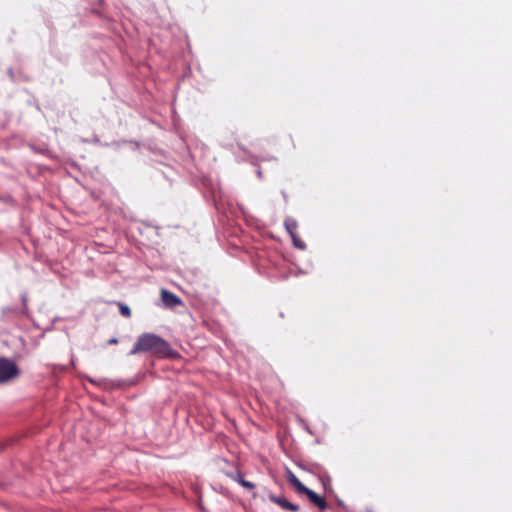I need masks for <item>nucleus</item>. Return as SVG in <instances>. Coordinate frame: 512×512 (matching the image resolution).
<instances>
[{
    "label": "nucleus",
    "mask_w": 512,
    "mask_h": 512,
    "mask_svg": "<svg viewBox=\"0 0 512 512\" xmlns=\"http://www.w3.org/2000/svg\"><path fill=\"white\" fill-rule=\"evenodd\" d=\"M307 498L310 500L312 504L318 507L320 510H325L327 508V502L324 497L318 495L313 490L309 489L305 494Z\"/></svg>",
    "instance_id": "nucleus-4"
},
{
    "label": "nucleus",
    "mask_w": 512,
    "mask_h": 512,
    "mask_svg": "<svg viewBox=\"0 0 512 512\" xmlns=\"http://www.w3.org/2000/svg\"><path fill=\"white\" fill-rule=\"evenodd\" d=\"M271 500L281 506L283 509L290 510L292 512H297L299 510V506L289 502L285 497H276L271 496Z\"/></svg>",
    "instance_id": "nucleus-5"
},
{
    "label": "nucleus",
    "mask_w": 512,
    "mask_h": 512,
    "mask_svg": "<svg viewBox=\"0 0 512 512\" xmlns=\"http://www.w3.org/2000/svg\"><path fill=\"white\" fill-rule=\"evenodd\" d=\"M293 242V245L301 250H304L306 248L305 242L298 236V234H294L290 236Z\"/></svg>",
    "instance_id": "nucleus-7"
},
{
    "label": "nucleus",
    "mask_w": 512,
    "mask_h": 512,
    "mask_svg": "<svg viewBox=\"0 0 512 512\" xmlns=\"http://www.w3.org/2000/svg\"><path fill=\"white\" fill-rule=\"evenodd\" d=\"M161 300L164 306L170 309L183 305L180 297L166 289L161 290Z\"/></svg>",
    "instance_id": "nucleus-3"
},
{
    "label": "nucleus",
    "mask_w": 512,
    "mask_h": 512,
    "mask_svg": "<svg viewBox=\"0 0 512 512\" xmlns=\"http://www.w3.org/2000/svg\"><path fill=\"white\" fill-rule=\"evenodd\" d=\"M237 482L241 485L242 482L245 481V479L243 478V476L241 475V473H238L237 475V478H236Z\"/></svg>",
    "instance_id": "nucleus-12"
},
{
    "label": "nucleus",
    "mask_w": 512,
    "mask_h": 512,
    "mask_svg": "<svg viewBox=\"0 0 512 512\" xmlns=\"http://www.w3.org/2000/svg\"><path fill=\"white\" fill-rule=\"evenodd\" d=\"M288 481L292 486H294L299 481V479L293 473L290 472L288 476Z\"/></svg>",
    "instance_id": "nucleus-10"
},
{
    "label": "nucleus",
    "mask_w": 512,
    "mask_h": 512,
    "mask_svg": "<svg viewBox=\"0 0 512 512\" xmlns=\"http://www.w3.org/2000/svg\"><path fill=\"white\" fill-rule=\"evenodd\" d=\"M241 486L244 487V488H247V489H254L255 488V485L252 482L247 481V480L242 482Z\"/></svg>",
    "instance_id": "nucleus-11"
},
{
    "label": "nucleus",
    "mask_w": 512,
    "mask_h": 512,
    "mask_svg": "<svg viewBox=\"0 0 512 512\" xmlns=\"http://www.w3.org/2000/svg\"><path fill=\"white\" fill-rule=\"evenodd\" d=\"M138 353H151L156 357L169 359L180 357V354L173 350L165 339L154 333H143L137 338L130 355Z\"/></svg>",
    "instance_id": "nucleus-1"
},
{
    "label": "nucleus",
    "mask_w": 512,
    "mask_h": 512,
    "mask_svg": "<svg viewBox=\"0 0 512 512\" xmlns=\"http://www.w3.org/2000/svg\"><path fill=\"white\" fill-rule=\"evenodd\" d=\"M117 305L119 307L120 314L123 317H125V318L131 317V315H132L131 310L126 304L119 302Z\"/></svg>",
    "instance_id": "nucleus-8"
},
{
    "label": "nucleus",
    "mask_w": 512,
    "mask_h": 512,
    "mask_svg": "<svg viewBox=\"0 0 512 512\" xmlns=\"http://www.w3.org/2000/svg\"><path fill=\"white\" fill-rule=\"evenodd\" d=\"M284 227L287 233L291 236L297 233L298 223L292 217H286L284 220Z\"/></svg>",
    "instance_id": "nucleus-6"
},
{
    "label": "nucleus",
    "mask_w": 512,
    "mask_h": 512,
    "mask_svg": "<svg viewBox=\"0 0 512 512\" xmlns=\"http://www.w3.org/2000/svg\"><path fill=\"white\" fill-rule=\"evenodd\" d=\"M19 369L14 361L0 357V384L17 378Z\"/></svg>",
    "instance_id": "nucleus-2"
},
{
    "label": "nucleus",
    "mask_w": 512,
    "mask_h": 512,
    "mask_svg": "<svg viewBox=\"0 0 512 512\" xmlns=\"http://www.w3.org/2000/svg\"><path fill=\"white\" fill-rule=\"evenodd\" d=\"M297 492L306 494L307 491H309V488H307L303 483L299 480L294 486H293Z\"/></svg>",
    "instance_id": "nucleus-9"
},
{
    "label": "nucleus",
    "mask_w": 512,
    "mask_h": 512,
    "mask_svg": "<svg viewBox=\"0 0 512 512\" xmlns=\"http://www.w3.org/2000/svg\"><path fill=\"white\" fill-rule=\"evenodd\" d=\"M118 340L116 338H112L108 341L109 344H116Z\"/></svg>",
    "instance_id": "nucleus-13"
}]
</instances>
